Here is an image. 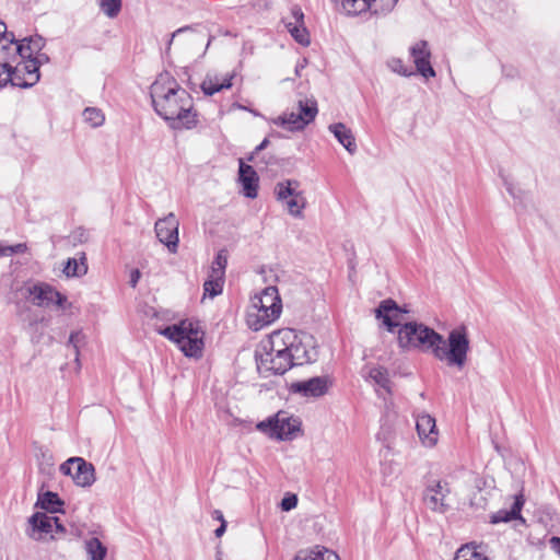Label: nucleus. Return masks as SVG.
<instances>
[{
    "instance_id": "obj_1",
    "label": "nucleus",
    "mask_w": 560,
    "mask_h": 560,
    "mask_svg": "<svg viewBox=\"0 0 560 560\" xmlns=\"http://www.w3.org/2000/svg\"><path fill=\"white\" fill-rule=\"evenodd\" d=\"M150 96L155 113L170 121L172 128L190 129L196 126L192 97L168 72L158 75L151 84Z\"/></svg>"
},
{
    "instance_id": "obj_2",
    "label": "nucleus",
    "mask_w": 560,
    "mask_h": 560,
    "mask_svg": "<svg viewBox=\"0 0 560 560\" xmlns=\"http://www.w3.org/2000/svg\"><path fill=\"white\" fill-rule=\"evenodd\" d=\"M296 331L283 328L273 331L256 350L257 366L260 372L283 374L289 370V348L295 341Z\"/></svg>"
},
{
    "instance_id": "obj_3",
    "label": "nucleus",
    "mask_w": 560,
    "mask_h": 560,
    "mask_svg": "<svg viewBox=\"0 0 560 560\" xmlns=\"http://www.w3.org/2000/svg\"><path fill=\"white\" fill-rule=\"evenodd\" d=\"M282 312V302L276 287H267L252 298L246 322L250 329L258 331L277 320Z\"/></svg>"
},
{
    "instance_id": "obj_4",
    "label": "nucleus",
    "mask_w": 560,
    "mask_h": 560,
    "mask_svg": "<svg viewBox=\"0 0 560 560\" xmlns=\"http://www.w3.org/2000/svg\"><path fill=\"white\" fill-rule=\"evenodd\" d=\"M470 349L468 331L465 326H459L448 332L447 341L442 337V341L434 348V357L438 360H445L448 365H455L462 369Z\"/></svg>"
},
{
    "instance_id": "obj_5",
    "label": "nucleus",
    "mask_w": 560,
    "mask_h": 560,
    "mask_svg": "<svg viewBox=\"0 0 560 560\" xmlns=\"http://www.w3.org/2000/svg\"><path fill=\"white\" fill-rule=\"evenodd\" d=\"M161 334L174 341L186 357L198 358L202 354L203 332L190 320H182L161 330Z\"/></svg>"
},
{
    "instance_id": "obj_6",
    "label": "nucleus",
    "mask_w": 560,
    "mask_h": 560,
    "mask_svg": "<svg viewBox=\"0 0 560 560\" xmlns=\"http://www.w3.org/2000/svg\"><path fill=\"white\" fill-rule=\"evenodd\" d=\"M441 341L439 332L420 323H406L398 329V343L404 349H419L434 354V348Z\"/></svg>"
},
{
    "instance_id": "obj_7",
    "label": "nucleus",
    "mask_w": 560,
    "mask_h": 560,
    "mask_svg": "<svg viewBox=\"0 0 560 560\" xmlns=\"http://www.w3.org/2000/svg\"><path fill=\"white\" fill-rule=\"evenodd\" d=\"M21 295L38 307L57 305L66 310L71 306L67 298L48 283L26 282L20 288Z\"/></svg>"
},
{
    "instance_id": "obj_8",
    "label": "nucleus",
    "mask_w": 560,
    "mask_h": 560,
    "mask_svg": "<svg viewBox=\"0 0 560 560\" xmlns=\"http://www.w3.org/2000/svg\"><path fill=\"white\" fill-rule=\"evenodd\" d=\"M301 421L287 411H279L273 417L260 421L256 428L258 431L278 440H291L300 431Z\"/></svg>"
},
{
    "instance_id": "obj_9",
    "label": "nucleus",
    "mask_w": 560,
    "mask_h": 560,
    "mask_svg": "<svg viewBox=\"0 0 560 560\" xmlns=\"http://www.w3.org/2000/svg\"><path fill=\"white\" fill-rule=\"evenodd\" d=\"M65 527L58 517L37 512L27 522L26 535L37 541H49L56 538L58 533H63Z\"/></svg>"
},
{
    "instance_id": "obj_10",
    "label": "nucleus",
    "mask_w": 560,
    "mask_h": 560,
    "mask_svg": "<svg viewBox=\"0 0 560 560\" xmlns=\"http://www.w3.org/2000/svg\"><path fill=\"white\" fill-rule=\"evenodd\" d=\"M60 471L82 488L91 487L96 480L94 466L82 457L68 458L60 465Z\"/></svg>"
},
{
    "instance_id": "obj_11",
    "label": "nucleus",
    "mask_w": 560,
    "mask_h": 560,
    "mask_svg": "<svg viewBox=\"0 0 560 560\" xmlns=\"http://www.w3.org/2000/svg\"><path fill=\"white\" fill-rule=\"evenodd\" d=\"M316 354L313 337L306 332H296L295 341L289 348V369L314 361Z\"/></svg>"
},
{
    "instance_id": "obj_12",
    "label": "nucleus",
    "mask_w": 560,
    "mask_h": 560,
    "mask_svg": "<svg viewBox=\"0 0 560 560\" xmlns=\"http://www.w3.org/2000/svg\"><path fill=\"white\" fill-rule=\"evenodd\" d=\"M178 226L179 222L173 212L159 219L154 224L158 240L164 244L172 254H175L178 248Z\"/></svg>"
},
{
    "instance_id": "obj_13",
    "label": "nucleus",
    "mask_w": 560,
    "mask_h": 560,
    "mask_svg": "<svg viewBox=\"0 0 560 560\" xmlns=\"http://www.w3.org/2000/svg\"><path fill=\"white\" fill-rule=\"evenodd\" d=\"M317 112V107H314L312 104H305V107L302 108V116L295 115V112L292 110L273 119V124L282 126L290 131H299L315 119Z\"/></svg>"
},
{
    "instance_id": "obj_14",
    "label": "nucleus",
    "mask_w": 560,
    "mask_h": 560,
    "mask_svg": "<svg viewBox=\"0 0 560 560\" xmlns=\"http://www.w3.org/2000/svg\"><path fill=\"white\" fill-rule=\"evenodd\" d=\"M409 51L416 66L417 72L420 75L427 80L436 75L435 70L430 62L431 51L429 49L428 42H417L410 47Z\"/></svg>"
},
{
    "instance_id": "obj_15",
    "label": "nucleus",
    "mask_w": 560,
    "mask_h": 560,
    "mask_svg": "<svg viewBox=\"0 0 560 560\" xmlns=\"http://www.w3.org/2000/svg\"><path fill=\"white\" fill-rule=\"evenodd\" d=\"M416 430L421 444L424 447H434L439 441V431L435 419L427 413L420 412L416 416Z\"/></svg>"
},
{
    "instance_id": "obj_16",
    "label": "nucleus",
    "mask_w": 560,
    "mask_h": 560,
    "mask_svg": "<svg viewBox=\"0 0 560 560\" xmlns=\"http://www.w3.org/2000/svg\"><path fill=\"white\" fill-rule=\"evenodd\" d=\"M450 492L451 489L447 482L441 480L432 481L425 489L424 502L432 511L443 513L447 509L445 499Z\"/></svg>"
},
{
    "instance_id": "obj_17",
    "label": "nucleus",
    "mask_w": 560,
    "mask_h": 560,
    "mask_svg": "<svg viewBox=\"0 0 560 560\" xmlns=\"http://www.w3.org/2000/svg\"><path fill=\"white\" fill-rule=\"evenodd\" d=\"M329 381L325 376H316L306 381L295 382L291 385L293 393L304 397H319L327 393Z\"/></svg>"
},
{
    "instance_id": "obj_18",
    "label": "nucleus",
    "mask_w": 560,
    "mask_h": 560,
    "mask_svg": "<svg viewBox=\"0 0 560 560\" xmlns=\"http://www.w3.org/2000/svg\"><path fill=\"white\" fill-rule=\"evenodd\" d=\"M15 68H20L19 80L14 81V86L30 88L39 80V66L38 59H22Z\"/></svg>"
},
{
    "instance_id": "obj_19",
    "label": "nucleus",
    "mask_w": 560,
    "mask_h": 560,
    "mask_svg": "<svg viewBox=\"0 0 560 560\" xmlns=\"http://www.w3.org/2000/svg\"><path fill=\"white\" fill-rule=\"evenodd\" d=\"M400 313L399 306L390 299L382 301L378 307L375 308L376 318L383 320L388 331H393L395 327L399 326L398 317Z\"/></svg>"
},
{
    "instance_id": "obj_20",
    "label": "nucleus",
    "mask_w": 560,
    "mask_h": 560,
    "mask_svg": "<svg viewBox=\"0 0 560 560\" xmlns=\"http://www.w3.org/2000/svg\"><path fill=\"white\" fill-rule=\"evenodd\" d=\"M45 42L40 36H30L25 37L22 40L15 43L10 47L13 48L16 55L21 57V59H33L34 55L40 52L44 48Z\"/></svg>"
},
{
    "instance_id": "obj_21",
    "label": "nucleus",
    "mask_w": 560,
    "mask_h": 560,
    "mask_svg": "<svg viewBox=\"0 0 560 560\" xmlns=\"http://www.w3.org/2000/svg\"><path fill=\"white\" fill-rule=\"evenodd\" d=\"M240 182L243 186L244 195L248 198H256L258 190V176L255 170L240 160Z\"/></svg>"
},
{
    "instance_id": "obj_22",
    "label": "nucleus",
    "mask_w": 560,
    "mask_h": 560,
    "mask_svg": "<svg viewBox=\"0 0 560 560\" xmlns=\"http://www.w3.org/2000/svg\"><path fill=\"white\" fill-rule=\"evenodd\" d=\"M233 78L234 74L232 73H225L222 75L207 74L201 83V90L206 95L211 96L224 89H230L232 86Z\"/></svg>"
},
{
    "instance_id": "obj_23",
    "label": "nucleus",
    "mask_w": 560,
    "mask_h": 560,
    "mask_svg": "<svg viewBox=\"0 0 560 560\" xmlns=\"http://www.w3.org/2000/svg\"><path fill=\"white\" fill-rule=\"evenodd\" d=\"M329 131L336 137L338 142L350 153L357 151V143L354 136L350 128L342 122L331 124L328 127Z\"/></svg>"
},
{
    "instance_id": "obj_24",
    "label": "nucleus",
    "mask_w": 560,
    "mask_h": 560,
    "mask_svg": "<svg viewBox=\"0 0 560 560\" xmlns=\"http://www.w3.org/2000/svg\"><path fill=\"white\" fill-rule=\"evenodd\" d=\"M273 192L277 201H284L295 195H304V192L300 190V182L296 179H284L277 183Z\"/></svg>"
},
{
    "instance_id": "obj_25",
    "label": "nucleus",
    "mask_w": 560,
    "mask_h": 560,
    "mask_svg": "<svg viewBox=\"0 0 560 560\" xmlns=\"http://www.w3.org/2000/svg\"><path fill=\"white\" fill-rule=\"evenodd\" d=\"M524 504L522 495H516L510 510H500L491 516V523L498 524L501 522H510L521 518V510Z\"/></svg>"
},
{
    "instance_id": "obj_26",
    "label": "nucleus",
    "mask_w": 560,
    "mask_h": 560,
    "mask_svg": "<svg viewBox=\"0 0 560 560\" xmlns=\"http://www.w3.org/2000/svg\"><path fill=\"white\" fill-rule=\"evenodd\" d=\"M293 560H340L334 551L316 546L312 549L301 550Z\"/></svg>"
},
{
    "instance_id": "obj_27",
    "label": "nucleus",
    "mask_w": 560,
    "mask_h": 560,
    "mask_svg": "<svg viewBox=\"0 0 560 560\" xmlns=\"http://www.w3.org/2000/svg\"><path fill=\"white\" fill-rule=\"evenodd\" d=\"M365 377L369 382L380 386L387 393H390V381L388 376V371L385 368L371 366L369 368Z\"/></svg>"
},
{
    "instance_id": "obj_28",
    "label": "nucleus",
    "mask_w": 560,
    "mask_h": 560,
    "mask_svg": "<svg viewBox=\"0 0 560 560\" xmlns=\"http://www.w3.org/2000/svg\"><path fill=\"white\" fill-rule=\"evenodd\" d=\"M61 505L62 501L55 492L46 491L38 494L36 506H39L43 510H46L50 513H56L60 511Z\"/></svg>"
},
{
    "instance_id": "obj_29",
    "label": "nucleus",
    "mask_w": 560,
    "mask_h": 560,
    "mask_svg": "<svg viewBox=\"0 0 560 560\" xmlns=\"http://www.w3.org/2000/svg\"><path fill=\"white\" fill-rule=\"evenodd\" d=\"M280 202L287 209L288 213L294 218L303 217V210L307 203L304 195H295L294 197Z\"/></svg>"
},
{
    "instance_id": "obj_30",
    "label": "nucleus",
    "mask_w": 560,
    "mask_h": 560,
    "mask_svg": "<svg viewBox=\"0 0 560 560\" xmlns=\"http://www.w3.org/2000/svg\"><path fill=\"white\" fill-rule=\"evenodd\" d=\"M85 551L90 560H104L107 555V548L96 537L85 541Z\"/></svg>"
},
{
    "instance_id": "obj_31",
    "label": "nucleus",
    "mask_w": 560,
    "mask_h": 560,
    "mask_svg": "<svg viewBox=\"0 0 560 560\" xmlns=\"http://www.w3.org/2000/svg\"><path fill=\"white\" fill-rule=\"evenodd\" d=\"M82 117L84 122L92 128L101 127L105 122V115L97 107H86L82 113Z\"/></svg>"
},
{
    "instance_id": "obj_32",
    "label": "nucleus",
    "mask_w": 560,
    "mask_h": 560,
    "mask_svg": "<svg viewBox=\"0 0 560 560\" xmlns=\"http://www.w3.org/2000/svg\"><path fill=\"white\" fill-rule=\"evenodd\" d=\"M84 256L81 260L77 258H69L63 268V272L67 277H80L88 272V266L84 262Z\"/></svg>"
},
{
    "instance_id": "obj_33",
    "label": "nucleus",
    "mask_w": 560,
    "mask_h": 560,
    "mask_svg": "<svg viewBox=\"0 0 560 560\" xmlns=\"http://www.w3.org/2000/svg\"><path fill=\"white\" fill-rule=\"evenodd\" d=\"M285 27L299 44L303 46L310 45V35L307 30L304 27V24H294L293 22H288L285 23Z\"/></svg>"
},
{
    "instance_id": "obj_34",
    "label": "nucleus",
    "mask_w": 560,
    "mask_h": 560,
    "mask_svg": "<svg viewBox=\"0 0 560 560\" xmlns=\"http://www.w3.org/2000/svg\"><path fill=\"white\" fill-rule=\"evenodd\" d=\"M20 68H13L9 63H0V86H5L8 83L14 85V81L19 80Z\"/></svg>"
},
{
    "instance_id": "obj_35",
    "label": "nucleus",
    "mask_w": 560,
    "mask_h": 560,
    "mask_svg": "<svg viewBox=\"0 0 560 560\" xmlns=\"http://www.w3.org/2000/svg\"><path fill=\"white\" fill-rule=\"evenodd\" d=\"M101 11L108 18H116L121 9V0H97Z\"/></svg>"
},
{
    "instance_id": "obj_36",
    "label": "nucleus",
    "mask_w": 560,
    "mask_h": 560,
    "mask_svg": "<svg viewBox=\"0 0 560 560\" xmlns=\"http://www.w3.org/2000/svg\"><path fill=\"white\" fill-rule=\"evenodd\" d=\"M454 560H488L480 552L476 550V547L472 545H466L460 547Z\"/></svg>"
},
{
    "instance_id": "obj_37",
    "label": "nucleus",
    "mask_w": 560,
    "mask_h": 560,
    "mask_svg": "<svg viewBox=\"0 0 560 560\" xmlns=\"http://www.w3.org/2000/svg\"><path fill=\"white\" fill-rule=\"evenodd\" d=\"M228 264V257L224 250H220L211 266V277L223 278Z\"/></svg>"
},
{
    "instance_id": "obj_38",
    "label": "nucleus",
    "mask_w": 560,
    "mask_h": 560,
    "mask_svg": "<svg viewBox=\"0 0 560 560\" xmlns=\"http://www.w3.org/2000/svg\"><path fill=\"white\" fill-rule=\"evenodd\" d=\"M223 278H214L209 276V279L203 283L205 296L214 298L222 292Z\"/></svg>"
},
{
    "instance_id": "obj_39",
    "label": "nucleus",
    "mask_w": 560,
    "mask_h": 560,
    "mask_svg": "<svg viewBox=\"0 0 560 560\" xmlns=\"http://www.w3.org/2000/svg\"><path fill=\"white\" fill-rule=\"evenodd\" d=\"M387 67L395 73L402 77H411L415 74L413 70L406 66L404 61L399 58H390L387 61Z\"/></svg>"
},
{
    "instance_id": "obj_40",
    "label": "nucleus",
    "mask_w": 560,
    "mask_h": 560,
    "mask_svg": "<svg viewBox=\"0 0 560 560\" xmlns=\"http://www.w3.org/2000/svg\"><path fill=\"white\" fill-rule=\"evenodd\" d=\"M0 37L3 38V42L0 40V49L5 50L9 49L15 43V36L13 33H8L7 24L0 21Z\"/></svg>"
},
{
    "instance_id": "obj_41",
    "label": "nucleus",
    "mask_w": 560,
    "mask_h": 560,
    "mask_svg": "<svg viewBox=\"0 0 560 560\" xmlns=\"http://www.w3.org/2000/svg\"><path fill=\"white\" fill-rule=\"evenodd\" d=\"M80 338H81V332L80 331H73L70 334V337H69V340H68V346H72L73 348V352H74V355H75V368H77V371H79L81 369V363H80V359H79V341H80Z\"/></svg>"
},
{
    "instance_id": "obj_42",
    "label": "nucleus",
    "mask_w": 560,
    "mask_h": 560,
    "mask_svg": "<svg viewBox=\"0 0 560 560\" xmlns=\"http://www.w3.org/2000/svg\"><path fill=\"white\" fill-rule=\"evenodd\" d=\"M26 249H27V246L24 243H20V244L13 245V246L4 245V250H5L7 257L12 256L14 254L24 253V252H26Z\"/></svg>"
},
{
    "instance_id": "obj_43",
    "label": "nucleus",
    "mask_w": 560,
    "mask_h": 560,
    "mask_svg": "<svg viewBox=\"0 0 560 560\" xmlns=\"http://www.w3.org/2000/svg\"><path fill=\"white\" fill-rule=\"evenodd\" d=\"M298 499L295 495L285 497L281 501V508L283 511H290L296 506Z\"/></svg>"
},
{
    "instance_id": "obj_44",
    "label": "nucleus",
    "mask_w": 560,
    "mask_h": 560,
    "mask_svg": "<svg viewBox=\"0 0 560 560\" xmlns=\"http://www.w3.org/2000/svg\"><path fill=\"white\" fill-rule=\"evenodd\" d=\"M305 104H312L314 107H317V103L313 98L299 100L296 109L294 110L295 115L302 116V108L305 107Z\"/></svg>"
},
{
    "instance_id": "obj_45",
    "label": "nucleus",
    "mask_w": 560,
    "mask_h": 560,
    "mask_svg": "<svg viewBox=\"0 0 560 560\" xmlns=\"http://www.w3.org/2000/svg\"><path fill=\"white\" fill-rule=\"evenodd\" d=\"M292 15L295 20L294 24H304V14L299 7L292 8Z\"/></svg>"
},
{
    "instance_id": "obj_46",
    "label": "nucleus",
    "mask_w": 560,
    "mask_h": 560,
    "mask_svg": "<svg viewBox=\"0 0 560 560\" xmlns=\"http://www.w3.org/2000/svg\"><path fill=\"white\" fill-rule=\"evenodd\" d=\"M140 277L141 273L138 269L131 271L129 283L132 288H135L138 284Z\"/></svg>"
},
{
    "instance_id": "obj_47",
    "label": "nucleus",
    "mask_w": 560,
    "mask_h": 560,
    "mask_svg": "<svg viewBox=\"0 0 560 560\" xmlns=\"http://www.w3.org/2000/svg\"><path fill=\"white\" fill-rule=\"evenodd\" d=\"M549 542L551 548L560 556V537H551Z\"/></svg>"
},
{
    "instance_id": "obj_48",
    "label": "nucleus",
    "mask_w": 560,
    "mask_h": 560,
    "mask_svg": "<svg viewBox=\"0 0 560 560\" xmlns=\"http://www.w3.org/2000/svg\"><path fill=\"white\" fill-rule=\"evenodd\" d=\"M226 530V521L222 520L221 525L214 530L217 537H221Z\"/></svg>"
},
{
    "instance_id": "obj_49",
    "label": "nucleus",
    "mask_w": 560,
    "mask_h": 560,
    "mask_svg": "<svg viewBox=\"0 0 560 560\" xmlns=\"http://www.w3.org/2000/svg\"><path fill=\"white\" fill-rule=\"evenodd\" d=\"M212 517L219 521L220 523H222V520H224L223 513L220 510H214L212 512Z\"/></svg>"
},
{
    "instance_id": "obj_50",
    "label": "nucleus",
    "mask_w": 560,
    "mask_h": 560,
    "mask_svg": "<svg viewBox=\"0 0 560 560\" xmlns=\"http://www.w3.org/2000/svg\"><path fill=\"white\" fill-rule=\"evenodd\" d=\"M306 66V59H303L301 62H299L296 66H295V74L296 75H300L301 73V70L304 69Z\"/></svg>"
},
{
    "instance_id": "obj_51",
    "label": "nucleus",
    "mask_w": 560,
    "mask_h": 560,
    "mask_svg": "<svg viewBox=\"0 0 560 560\" xmlns=\"http://www.w3.org/2000/svg\"><path fill=\"white\" fill-rule=\"evenodd\" d=\"M269 144V140L265 138L259 145L256 147L255 152L264 150Z\"/></svg>"
},
{
    "instance_id": "obj_52",
    "label": "nucleus",
    "mask_w": 560,
    "mask_h": 560,
    "mask_svg": "<svg viewBox=\"0 0 560 560\" xmlns=\"http://www.w3.org/2000/svg\"><path fill=\"white\" fill-rule=\"evenodd\" d=\"M33 59H38V60H40V65H42L43 62L48 61V57H47V55H45V54H39V52H38V54H36V57H34Z\"/></svg>"
},
{
    "instance_id": "obj_53",
    "label": "nucleus",
    "mask_w": 560,
    "mask_h": 560,
    "mask_svg": "<svg viewBox=\"0 0 560 560\" xmlns=\"http://www.w3.org/2000/svg\"><path fill=\"white\" fill-rule=\"evenodd\" d=\"M187 30H188V27L178 28L175 33H173L172 38H174L176 35H178L179 33L185 32ZM172 40L173 39H171V42Z\"/></svg>"
},
{
    "instance_id": "obj_54",
    "label": "nucleus",
    "mask_w": 560,
    "mask_h": 560,
    "mask_svg": "<svg viewBox=\"0 0 560 560\" xmlns=\"http://www.w3.org/2000/svg\"><path fill=\"white\" fill-rule=\"evenodd\" d=\"M1 257H7V255H5V250H4V245L0 244V258Z\"/></svg>"
}]
</instances>
